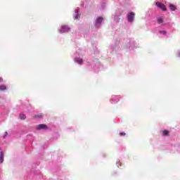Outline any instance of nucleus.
Listing matches in <instances>:
<instances>
[{"mask_svg":"<svg viewBox=\"0 0 180 180\" xmlns=\"http://www.w3.org/2000/svg\"><path fill=\"white\" fill-rule=\"evenodd\" d=\"M102 20H103V18L98 17L96 20V23H98V25H101V23H102Z\"/></svg>","mask_w":180,"mask_h":180,"instance_id":"6e6552de","label":"nucleus"},{"mask_svg":"<svg viewBox=\"0 0 180 180\" xmlns=\"http://www.w3.org/2000/svg\"><path fill=\"white\" fill-rule=\"evenodd\" d=\"M156 6H158V8H160V9H162V11H167V7H165V5L162 3H160V2H156L155 3Z\"/></svg>","mask_w":180,"mask_h":180,"instance_id":"f257e3e1","label":"nucleus"},{"mask_svg":"<svg viewBox=\"0 0 180 180\" xmlns=\"http://www.w3.org/2000/svg\"><path fill=\"white\" fill-rule=\"evenodd\" d=\"M43 117V115L40 114V115H35V118H41Z\"/></svg>","mask_w":180,"mask_h":180,"instance_id":"4468645a","label":"nucleus"},{"mask_svg":"<svg viewBox=\"0 0 180 180\" xmlns=\"http://www.w3.org/2000/svg\"><path fill=\"white\" fill-rule=\"evenodd\" d=\"M70 32V28L67 25H62L60 29V33H65Z\"/></svg>","mask_w":180,"mask_h":180,"instance_id":"7ed1b4c3","label":"nucleus"},{"mask_svg":"<svg viewBox=\"0 0 180 180\" xmlns=\"http://www.w3.org/2000/svg\"><path fill=\"white\" fill-rule=\"evenodd\" d=\"M159 33H160V34H163L164 36H165V34H167V31L165 30L159 31Z\"/></svg>","mask_w":180,"mask_h":180,"instance_id":"ddd939ff","label":"nucleus"},{"mask_svg":"<svg viewBox=\"0 0 180 180\" xmlns=\"http://www.w3.org/2000/svg\"><path fill=\"white\" fill-rule=\"evenodd\" d=\"M6 136H8V132L6 131V132L4 133V136L6 137Z\"/></svg>","mask_w":180,"mask_h":180,"instance_id":"f3484780","label":"nucleus"},{"mask_svg":"<svg viewBox=\"0 0 180 180\" xmlns=\"http://www.w3.org/2000/svg\"><path fill=\"white\" fill-rule=\"evenodd\" d=\"M4 162V152H0V164Z\"/></svg>","mask_w":180,"mask_h":180,"instance_id":"0eeeda50","label":"nucleus"},{"mask_svg":"<svg viewBox=\"0 0 180 180\" xmlns=\"http://www.w3.org/2000/svg\"><path fill=\"white\" fill-rule=\"evenodd\" d=\"M75 19H79V14H76L75 15Z\"/></svg>","mask_w":180,"mask_h":180,"instance_id":"2eb2a0df","label":"nucleus"},{"mask_svg":"<svg viewBox=\"0 0 180 180\" xmlns=\"http://www.w3.org/2000/svg\"><path fill=\"white\" fill-rule=\"evenodd\" d=\"M158 23L159 25H162L164 23V18H162V17H158Z\"/></svg>","mask_w":180,"mask_h":180,"instance_id":"39448f33","label":"nucleus"},{"mask_svg":"<svg viewBox=\"0 0 180 180\" xmlns=\"http://www.w3.org/2000/svg\"><path fill=\"white\" fill-rule=\"evenodd\" d=\"M135 13L134 12H131L128 14L127 15V19L128 21L129 22H133V20H134V16H135Z\"/></svg>","mask_w":180,"mask_h":180,"instance_id":"f03ea898","label":"nucleus"},{"mask_svg":"<svg viewBox=\"0 0 180 180\" xmlns=\"http://www.w3.org/2000/svg\"><path fill=\"white\" fill-rule=\"evenodd\" d=\"M75 63H78V64H82V63H83L82 59L79 58H75Z\"/></svg>","mask_w":180,"mask_h":180,"instance_id":"423d86ee","label":"nucleus"},{"mask_svg":"<svg viewBox=\"0 0 180 180\" xmlns=\"http://www.w3.org/2000/svg\"><path fill=\"white\" fill-rule=\"evenodd\" d=\"M169 134V131L164 130L162 131V136H168Z\"/></svg>","mask_w":180,"mask_h":180,"instance_id":"1a4fd4ad","label":"nucleus"},{"mask_svg":"<svg viewBox=\"0 0 180 180\" xmlns=\"http://www.w3.org/2000/svg\"><path fill=\"white\" fill-rule=\"evenodd\" d=\"M120 136H126V133H124V132H120Z\"/></svg>","mask_w":180,"mask_h":180,"instance_id":"dca6fc26","label":"nucleus"},{"mask_svg":"<svg viewBox=\"0 0 180 180\" xmlns=\"http://www.w3.org/2000/svg\"><path fill=\"white\" fill-rule=\"evenodd\" d=\"M4 81V79L2 77H0V82H2Z\"/></svg>","mask_w":180,"mask_h":180,"instance_id":"a211bd4d","label":"nucleus"},{"mask_svg":"<svg viewBox=\"0 0 180 180\" xmlns=\"http://www.w3.org/2000/svg\"><path fill=\"white\" fill-rule=\"evenodd\" d=\"M20 119L21 120H25V119H26V115L25 114H20Z\"/></svg>","mask_w":180,"mask_h":180,"instance_id":"9d476101","label":"nucleus"},{"mask_svg":"<svg viewBox=\"0 0 180 180\" xmlns=\"http://www.w3.org/2000/svg\"><path fill=\"white\" fill-rule=\"evenodd\" d=\"M169 9L171 11H175V9H176V7H175V6L171 4V5H169Z\"/></svg>","mask_w":180,"mask_h":180,"instance_id":"9b49d317","label":"nucleus"},{"mask_svg":"<svg viewBox=\"0 0 180 180\" xmlns=\"http://www.w3.org/2000/svg\"><path fill=\"white\" fill-rule=\"evenodd\" d=\"M6 89V86L1 85L0 86V91H5Z\"/></svg>","mask_w":180,"mask_h":180,"instance_id":"f8f14e48","label":"nucleus"},{"mask_svg":"<svg viewBox=\"0 0 180 180\" xmlns=\"http://www.w3.org/2000/svg\"><path fill=\"white\" fill-rule=\"evenodd\" d=\"M38 130H41V129H49V127L44 124H40L37 126Z\"/></svg>","mask_w":180,"mask_h":180,"instance_id":"20e7f679","label":"nucleus"}]
</instances>
